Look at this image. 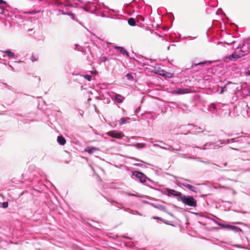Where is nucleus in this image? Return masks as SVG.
<instances>
[{
    "label": "nucleus",
    "instance_id": "obj_31",
    "mask_svg": "<svg viewBox=\"0 0 250 250\" xmlns=\"http://www.w3.org/2000/svg\"><path fill=\"white\" fill-rule=\"evenodd\" d=\"M159 74H160V75H164V73H159Z\"/></svg>",
    "mask_w": 250,
    "mask_h": 250
},
{
    "label": "nucleus",
    "instance_id": "obj_28",
    "mask_svg": "<svg viewBox=\"0 0 250 250\" xmlns=\"http://www.w3.org/2000/svg\"><path fill=\"white\" fill-rule=\"evenodd\" d=\"M4 2L3 1V0H0V4L4 3Z\"/></svg>",
    "mask_w": 250,
    "mask_h": 250
},
{
    "label": "nucleus",
    "instance_id": "obj_5",
    "mask_svg": "<svg viewBox=\"0 0 250 250\" xmlns=\"http://www.w3.org/2000/svg\"><path fill=\"white\" fill-rule=\"evenodd\" d=\"M188 89H179L178 90L172 91V93L177 94H183L188 93Z\"/></svg>",
    "mask_w": 250,
    "mask_h": 250
},
{
    "label": "nucleus",
    "instance_id": "obj_23",
    "mask_svg": "<svg viewBox=\"0 0 250 250\" xmlns=\"http://www.w3.org/2000/svg\"><path fill=\"white\" fill-rule=\"evenodd\" d=\"M101 59H102V61H103V62H105L107 60V59L105 57H103L101 58Z\"/></svg>",
    "mask_w": 250,
    "mask_h": 250
},
{
    "label": "nucleus",
    "instance_id": "obj_22",
    "mask_svg": "<svg viewBox=\"0 0 250 250\" xmlns=\"http://www.w3.org/2000/svg\"><path fill=\"white\" fill-rule=\"evenodd\" d=\"M245 74L246 76H250V70H248L245 72Z\"/></svg>",
    "mask_w": 250,
    "mask_h": 250
},
{
    "label": "nucleus",
    "instance_id": "obj_26",
    "mask_svg": "<svg viewBox=\"0 0 250 250\" xmlns=\"http://www.w3.org/2000/svg\"><path fill=\"white\" fill-rule=\"evenodd\" d=\"M153 218L157 220H160V218L158 217H153Z\"/></svg>",
    "mask_w": 250,
    "mask_h": 250
},
{
    "label": "nucleus",
    "instance_id": "obj_20",
    "mask_svg": "<svg viewBox=\"0 0 250 250\" xmlns=\"http://www.w3.org/2000/svg\"><path fill=\"white\" fill-rule=\"evenodd\" d=\"M8 204L7 202H4L3 203L2 206L4 208H6L8 207Z\"/></svg>",
    "mask_w": 250,
    "mask_h": 250
},
{
    "label": "nucleus",
    "instance_id": "obj_7",
    "mask_svg": "<svg viewBox=\"0 0 250 250\" xmlns=\"http://www.w3.org/2000/svg\"><path fill=\"white\" fill-rule=\"evenodd\" d=\"M239 58H240V55H239L237 51H235L231 55H229L228 57V58L230 60H232L233 59H236Z\"/></svg>",
    "mask_w": 250,
    "mask_h": 250
},
{
    "label": "nucleus",
    "instance_id": "obj_25",
    "mask_svg": "<svg viewBox=\"0 0 250 250\" xmlns=\"http://www.w3.org/2000/svg\"><path fill=\"white\" fill-rule=\"evenodd\" d=\"M140 145H141V144H136V147H138V148H140V147H142V146H140Z\"/></svg>",
    "mask_w": 250,
    "mask_h": 250
},
{
    "label": "nucleus",
    "instance_id": "obj_18",
    "mask_svg": "<svg viewBox=\"0 0 250 250\" xmlns=\"http://www.w3.org/2000/svg\"><path fill=\"white\" fill-rule=\"evenodd\" d=\"M38 59V57L37 56H32L31 58V60L32 62L36 61Z\"/></svg>",
    "mask_w": 250,
    "mask_h": 250
},
{
    "label": "nucleus",
    "instance_id": "obj_14",
    "mask_svg": "<svg viewBox=\"0 0 250 250\" xmlns=\"http://www.w3.org/2000/svg\"><path fill=\"white\" fill-rule=\"evenodd\" d=\"M184 187L187 188L188 189H189L191 191L194 190L195 187H194L193 186H192L191 185L187 184H184Z\"/></svg>",
    "mask_w": 250,
    "mask_h": 250
},
{
    "label": "nucleus",
    "instance_id": "obj_2",
    "mask_svg": "<svg viewBox=\"0 0 250 250\" xmlns=\"http://www.w3.org/2000/svg\"><path fill=\"white\" fill-rule=\"evenodd\" d=\"M107 134L108 136L116 139H121L124 136V134L122 132L117 130H112L108 131L107 132Z\"/></svg>",
    "mask_w": 250,
    "mask_h": 250
},
{
    "label": "nucleus",
    "instance_id": "obj_16",
    "mask_svg": "<svg viewBox=\"0 0 250 250\" xmlns=\"http://www.w3.org/2000/svg\"><path fill=\"white\" fill-rule=\"evenodd\" d=\"M237 53L240 55V57L244 56L245 55L244 51L242 50H239V51L237 52Z\"/></svg>",
    "mask_w": 250,
    "mask_h": 250
},
{
    "label": "nucleus",
    "instance_id": "obj_13",
    "mask_svg": "<svg viewBox=\"0 0 250 250\" xmlns=\"http://www.w3.org/2000/svg\"><path fill=\"white\" fill-rule=\"evenodd\" d=\"M128 23L131 26H134L136 22L134 19L130 18L128 20Z\"/></svg>",
    "mask_w": 250,
    "mask_h": 250
},
{
    "label": "nucleus",
    "instance_id": "obj_10",
    "mask_svg": "<svg viewBox=\"0 0 250 250\" xmlns=\"http://www.w3.org/2000/svg\"><path fill=\"white\" fill-rule=\"evenodd\" d=\"M210 63L211 62H208V61L201 62H200L197 63L192 64L191 65V67L193 68L194 67L197 66V65H204V64H210Z\"/></svg>",
    "mask_w": 250,
    "mask_h": 250
},
{
    "label": "nucleus",
    "instance_id": "obj_3",
    "mask_svg": "<svg viewBox=\"0 0 250 250\" xmlns=\"http://www.w3.org/2000/svg\"><path fill=\"white\" fill-rule=\"evenodd\" d=\"M167 192L168 196H170L172 195L173 196L179 197L180 200L183 195L182 193L179 191L169 188L167 189Z\"/></svg>",
    "mask_w": 250,
    "mask_h": 250
},
{
    "label": "nucleus",
    "instance_id": "obj_11",
    "mask_svg": "<svg viewBox=\"0 0 250 250\" xmlns=\"http://www.w3.org/2000/svg\"><path fill=\"white\" fill-rule=\"evenodd\" d=\"M3 52L5 53L6 55L10 58H14L15 57L14 53L11 52L10 50H7L3 51Z\"/></svg>",
    "mask_w": 250,
    "mask_h": 250
},
{
    "label": "nucleus",
    "instance_id": "obj_19",
    "mask_svg": "<svg viewBox=\"0 0 250 250\" xmlns=\"http://www.w3.org/2000/svg\"><path fill=\"white\" fill-rule=\"evenodd\" d=\"M126 120L125 118H122L121 119V123H120V125H122L123 124H124L126 123Z\"/></svg>",
    "mask_w": 250,
    "mask_h": 250
},
{
    "label": "nucleus",
    "instance_id": "obj_1",
    "mask_svg": "<svg viewBox=\"0 0 250 250\" xmlns=\"http://www.w3.org/2000/svg\"><path fill=\"white\" fill-rule=\"evenodd\" d=\"M180 200L187 206L192 207L197 206V201L193 196L182 195Z\"/></svg>",
    "mask_w": 250,
    "mask_h": 250
},
{
    "label": "nucleus",
    "instance_id": "obj_30",
    "mask_svg": "<svg viewBox=\"0 0 250 250\" xmlns=\"http://www.w3.org/2000/svg\"><path fill=\"white\" fill-rule=\"evenodd\" d=\"M140 18L142 19V20L143 21H144V18H143V17H140Z\"/></svg>",
    "mask_w": 250,
    "mask_h": 250
},
{
    "label": "nucleus",
    "instance_id": "obj_27",
    "mask_svg": "<svg viewBox=\"0 0 250 250\" xmlns=\"http://www.w3.org/2000/svg\"><path fill=\"white\" fill-rule=\"evenodd\" d=\"M69 15H70L71 16H72V18L74 19V16L73 14L71 13V14H68Z\"/></svg>",
    "mask_w": 250,
    "mask_h": 250
},
{
    "label": "nucleus",
    "instance_id": "obj_21",
    "mask_svg": "<svg viewBox=\"0 0 250 250\" xmlns=\"http://www.w3.org/2000/svg\"><path fill=\"white\" fill-rule=\"evenodd\" d=\"M168 149L170 150V151H177L178 150L177 149H174V148L172 147H170Z\"/></svg>",
    "mask_w": 250,
    "mask_h": 250
},
{
    "label": "nucleus",
    "instance_id": "obj_17",
    "mask_svg": "<svg viewBox=\"0 0 250 250\" xmlns=\"http://www.w3.org/2000/svg\"><path fill=\"white\" fill-rule=\"evenodd\" d=\"M83 77L85 79L87 80L88 81H90L91 80V78H92L91 76L88 75H85L83 76Z\"/></svg>",
    "mask_w": 250,
    "mask_h": 250
},
{
    "label": "nucleus",
    "instance_id": "obj_6",
    "mask_svg": "<svg viewBox=\"0 0 250 250\" xmlns=\"http://www.w3.org/2000/svg\"><path fill=\"white\" fill-rule=\"evenodd\" d=\"M115 48L117 49H118L120 51V52L123 55H126L127 57L129 56L128 53L124 47L116 46H115Z\"/></svg>",
    "mask_w": 250,
    "mask_h": 250
},
{
    "label": "nucleus",
    "instance_id": "obj_24",
    "mask_svg": "<svg viewBox=\"0 0 250 250\" xmlns=\"http://www.w3.org/2000/svg\"><path fill=\"white\" fill-rule=\"evenodd\" d=\"M226 88V86L225 85L224 87L222 88L220 93H222L224 91V90Z\"/></svg>",
    "mask_w": 250,
    "mask_h": 250
},
{
    "label": "nucleus",
    "instance_id": "obj_8",
    "mask_svg": "<svg viewBox=\"0 0 250 250\" xmlns=\"http://www.w3.org/2000/svg\"><path fill=\"white\" fill-rule=\"evenodd\" d=\"M57 141L61 145H64L66 143L65 138L62 136H59L58 137Z\"/></svg>",
    "mask_w": 250,
    "mask_h": 250
},
{
    "label": "nucleus",
    "instance_id": "obj_12",
    "mask_svg": "<svg viewBox=\"0 0 250 250\" xmlns=\"http://www.w3.org/2000/svg\"><path fill=\"white\" fill-rule=\"evenodd\" d=\"M95 150L96 148L93 147H87L85 149V151L90 154L93 153Z\"/></svg>",
    "mask_w": 250,
    "mask_h": 250
},
{
    "label": "nucleus",
    "instance_id": "obj_29",
    "mask_svg": "<svg viewBox=\"0 0 250 250\" xmlns=\"http://www.w3.org/2000/svg\"><path fill=\"white\" fill-rule=\"evenodd\" d=\"M62 4V3H61V2H58L57 3V4L58 5H60V4Z\"/></svg>",
    "mask_w": 250,
    "mask_h": 250
},
{
    "label": "nucleus",
    "instance_id": "obj_9",
    "mask_svg": "<svg viewBox=\"0 0 250 250\" xmlns=\"http://www.w3.org/2000/svg\"><path fill=\"white\" fill-rule=\"evenodd\" d=\"M124 98L123 96L118 94H116L115 96V99L118 103H122Z\"/></svg>",
    "mask_w": 250,
    "mask_h": 250
},
{
    "label": "nucleus",
    "instance_id": "obj_15",
    "mask_svg": "<svg viewBox=\"0 0 250 250\" xmlns=\"http://www.w3.org/2000/svg\"><path fill=\"white\" fill-rule=\"evenodd\" d=\"M126 77L128 80L130 81H132L134 79V77L131 73L126 74Z\"/></svg>",
    "mask_w": 250,
    "mask_h": 250
},
{
    "label": "nucleus",
    "instance_id": "obj_4",
    "mask_svg": "<svg viewBox=\"0 0 250 250\" xmlns=\"http://www.w3.org/2000/svg\"><path fill=\"white\" fill-rule=\"evenodd\" d=\"M133 175L138 179L141 183H144L146 181V176L143 173L138 171H134Z\"/></svg>",
    "mask_w": 250,
    "mask_h": 250
}]
</instances>
